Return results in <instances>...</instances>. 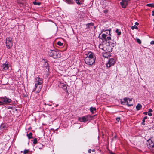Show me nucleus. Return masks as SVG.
I'll list each match as a JSON object with an SVG mask.
<instances>
[{"label": "nucleus", "mask_w": 154, "mask_h": 154, "mask_svg": "<svg viewBox=\"0 0 154 154\" xmlns=\"http://www.w3.org/2000/svg\"><path fill=\"white\" fill-rule=\"evenodd\" d=\"M86 55L87 56L84 60L85 63L88 65H93L96 60L95 54L92 52H89Z\"/></svg>", "instance_id": "f257e3e1"}, {"label": "nucleus", "mask_w": 154, "mask_h": 154, "mask_svg": "<svg viewBox=\"0 0 154 154\" xmlns=\"http://www.w3.org/2000/svg\"><path fill=\"white\" fill-rule=\"evenodd\" d=\"M48 55L54 59L59 58L60 57V54L59 51L54 50H50L48 51Z\"/></svg>", "instance_id": "f03ea898"}, {"label": "nucleus", "mask_w": 154, "mask_h": 154, "mask_svg": "<svg viewBox=\"0 0 154 154\" xmlns=\"http://www.w3.org/2000/svg\"><path fill=\"white\" fill-rule=\"evenodd\" d=\"M6 46L8 49H10L12 47L13 45L12 38L11 37L7 38L6 39Z\"/></svg>", "instance_id": "7ed1b4c3"}, {"label": "nucleus", "mask_w": 154, "mask_h": 154, "mask_svg": "<svg viewBox=\"0 0 154 154\" xmlns=\"http://www.w3.org/2000/svg\"><path fill=\"white\" fill-rule=\"evenodd\" d=\"M1 100L3 102V104L4 103H8L11 102V100L9 98H8L6 96L1 98Z\"/></svg>", "instance_id": "20e7f679"}, {"label": "nucleus", "mask_w": 154, "mask_h": 154, "mask_svg": "<svg viewBox=\"0 0 154 154\" xmlns=\"http://www.w3.org/2000/svg\"><path fill=\"white\" fill-rule=\"evenodd\" d=\"M115 61L113 58H112L109 60L106 64V66L107 68H110L111 66L114 65Z\"/></svg>", "instance_id": "39448f33"}, {"label": "nucleus", "mask_w": 154, "mask_h": 154, "mask_svg": "<svg viewBox=\"0 0 154 154\" xmlns=\"http://www.w3.org/2000/svg\"><path fill=\"white\" fill-rule=\"evenodd\" d=\"M131 0H122V2L120 3V4L122 8H125L128 5V1Z\"/></svg>", "instance_id": "423d86ee"}, {"label": "nucleus", "mask_w": 154, "mask_h": 154, "mask_svg": "<svg viewBox=\"0 0 154 154\" xmlns=\"http://www.w3.org/2000/svg\"><path fill=\"white\" fill-rule=\"evenodd\" d=\"M102 38H100V39L103 40H104L106 41H109L111 39V38L110 37L107 36V35L105 34H103L102 35Z\"/></svg>", "instance_id": "0eeeda50"}, {"label": "nucleus", "mask_w": 154, "mask_h": 154, "mask_svg": "<svg viewBox=\"0 0 154 154\" xmlns=\"http://www.w3.org/2000/svg\"><path fill=\"white\" fill-rule=\"evenodd\" d=\"M35 79L36 82L35 84V85L36 86H37L38 85L42 84L43 83L42 79L40 78L39 77H36Z\"/></svg>", "instance_id": "6e6552de"}, {"label": "nucleus", "mask_w": 154, "mask_h": 154, "mask_svg": "<svg viewBox=\"0 0 154 154\" xmlns=\"http://www.w3.org/2000/svg\"><path fill=\"white\" fill-rule=\"evenodd\" d=\"M60 87L63 89L65 91H67V85L64 83H60L59 85Z\"/></svg>", "instance_id": "1a4fd4ad"}, {"label": "nucleus", "mask_w": 154, "mask_h": 154, "mask_svg": "<svg viewBox=\"0 0 154 154\" xmlns=\"http://www.w3.org/2000/svg\"><path fill=\"white\" fill-rule=\"evenodd\" d=\"M42 87V84L38 85L37 86H35V90H37V92L38 93L40 92Z\"/></svg>", "instance_id": "9d476101"}, {"label": "nucleus", "mask_w": 154, "mask_h": 154, "mask_svg": "<svg viewBox=\"0 0 154 154\" xmlns=\"http://www.w3.org/2000/svg\"><path fill=\"white\" fill-rule=\"evenodd\" d=\"M78 120L80 122H85L87 121L86 119L85 116H84L82 117H79Z\"/></svg>", "instance_id": "9b49d317"}, {"label": "nucleus", "mask_w": 154, "mask_h": 154, "mask_svg": "<svg viewBox=\"0 0 154 154\" xmlns=\"http://www.w3.org/2000/svg\"><path fill=\"white\" fill-rule=\"evenodd\" d=\"M85 116L86 119L87 121H90L93 118V116H91L90 115H86Z\"/></svg>", "instance_id": "f8f14e48"}, {"label": "nucleus", "mask_w": 154, "mask_h": 154, "mask_svg": "<svg viewBox=\"0 0 154 154\" xmlns=\"http://www.w3.org/2000/svg\"><path fill=\"white\" fill-rule=\"evenodd\" d=\"M7 127L5 124H2L0 126V128L2 130L6 129Z\"/></svg>", "instance_id": "ddd939ff"}, {"label": "nucleus", "mask_w": 154, "mask_h": 154, "mask_svg": "<svg viewBox=\"0 0 154 154\" xmlns=\"http://www.w3.org/2000/svg\"><path fill=\"white\" fill-rule=\"evenodd\" d=\"M111 55L110 53L108 52H105L103 54V56L105 58H108L110 57Z\"/></svg>", "instance_id": "4468645a"}, {"label": "nucleus", "mask_w": 154, "mask_h": 154, "mask_svg": "<svg viewBox=\"0 0 154 154\" xmlns=\"http://www.w3.org/2000/svg\"><path fill=\"white\" fill-rule=\"evenodd\" d=\"M3 69L6 70L8 68V64H4L3 65Z\"/></svg>", "instance_id": "2eb2a0df"}, {"label": "nucleus", "mask_w": 154, "mask_h": 154, "mask_svg": "<svg viewBox=\"0 0 154 154\" xmlns=\"http://www.w3.org/2000/svg\"><path fill=\"white\" fill-rule=\"evenodd\" d=\"M142 108V105L140 104H138L136 106V109L137 110H140Z\"/></svg>", "instance_id": "dca6fc26"}, {"label": "nucleus", "mask_w": 154, "mask_h": 154, "mask_svg": "<svg viewBox=\"0 0 154 154\" xmlns=\"http://www.w3.org/2000/svg\"><path fill=\"white\" fill-rule=\"evenodd\" d=\"M94 23H90L87 24H86V26H87V28H90V26H94Z\"/></svg>", "instance_id": "f3484780"}, {"label": "nucleus", "mask_w": 154, "mask_h": 154, "mask_svg": "<svg viewBox=\"0 0 154 154\" xmlns=\"http://www.w3.org/2000/svg\"><path fill=\"white\" fill-rule=\"evenodd\" d=\"M147 141L148 143V147L149 146H150L151 145V144H152L153 143H154V142L152 141L150 139H149L147 140Z\"/></svg>", "instance_id": "a211bd4d"}, {"label": "nucleus", "mask_w": 154, "mask_h": 154, "mask_svg": "<svg viewBox=\"0 0 154 154\" xmlns=\"http://www.w3.org/2000/svg\"><path fill=\"white\" fill-rule=\"evenodd\" d=\"M90 110L91 111V112L92 113H94V111H96V108L95 107H91L90 108Z\"/></svg>", "instance_id": "6ab92c4d"}, {"label": "nucleus", "mask_w": 154, "mask_h": 154, "mask_svg": "<svg viewBox=\"0 0 154 154\" xmlns=\"http://www.w3.org/2000/svg\"><path fill=\"white\" fill-rule=\"evenodd\" d=\"M32 133L31 132H30L29 134H27V136L28 137L29 139H31V138H32L33 137H32Z\"/></svg>", "instance_id": "aec40b11"}, {"label": "nucleus", "mask_w": 154, "mask_h": 154, "mask_svg": "<svg viewBox=\"0 0 154 154\" xmlns=\"http://www.w3.org/2000/svg\"><path fill=\"white\" fill-rule=\"evenodd\" d=\"M67 3L69 4H73L74 2L73 0H66Z\"/></svg>", "instance_id": "412c9836"}, {"label": "nucleus", "mask_w": 154, "mask_h": 154, "mask_svg": "<svg viewBox=\"0 0 154 154\" xmlns=\"http://www.w3.org/2000/svg\"><path fill=\"white\" fill-rule=\"evenodd\" d=\"M146 5L149 7H154V4L153 3L147 4Z\"/></svg>", "instance_id": "4be33fe9"}, {"label": "nucleus", "mask_w": 154, "mask_h": 154, "mask_svg": "<svg viewBox=\"0 0 154 154\" xmlns=\"http://www.w3.org/2000/svg\"><path fill=\"white\" fill-rule=\"evenodd\" d=\"M33 4L35 5H41V2H37L36 1H35L33 2Z\"/></svg>", "instance_id": "5701e85b"}, {"label": "nucleus", "mask_w": 154, "mask_h": 154, "mask_svg": "<svg viewBox=\"0 0 154 154\" xmlns=\"http://www.w3.org/2000/svg\"><path fill=\"white\" fill-rule=\"evenodd\" d=\"M37 143V140L36 138H35L33 139V143L34 145H35Z\"/></svg>", "instance_id": "b1692460"}, {"label": "nucleus", "mask_w": 154, "mask_h": 154, "mask_svg": "<svg viewBox=\"0 0 154 154\" xmlns=\"http://www.w3.org/2000/svg\"><path fill=\"white\" fill-rule=\"evenodd\" d=\"M99 48L102 49V50H104L103 44H100L99 45Z\"/></svg>", "instance_id": "393cba45"}, {"label": "nucleus", "mask_w": 154, "mask_h": 154, "mask_svg": "<svg viewBox=\"0 0 154 154\" xmlns=\"http://www.w3.org/2000/svg\"><path fill=\"white\" fill-rule=\"evenodd\" d=\"M116 32L117 33V35H120L121 34V32L120 31H119V30L118 29H117L116 30Z\"/></svg>", "instance_id": "a878e982"}, {"label": "nucleus", "mask_w": 154, "mask_h": 154, "mask_svg": "<svg viewBox=\"0 0 154 154\" xmlns=\"http://www.w3.org/2000/svg\"><path fill=\"white\" fill-rule=\"evenodd\" d=\"M108 43H109V45H112V46L113 47H114V45H115V43H111V42H109V41L108 42Z\"/></svg>", "instance_id": "bb28decb"}, {"label": "nucleus", "mask_w": 154, "mask_h": 154, "mask_svg": "<svg viewBox=\"0 0 154 154\" xmlns=\"http://www.w3.org/2000/svg\"><path fill=\"white\" fill-rule=\"evenodd\" d=\"M131 28L132 30H134V29H135L137 30L138 29V28L137 26H136L135 25L132 26Z\"/></svg>", "instance_id": "cd10ccee"}, {"label": "nucleus", "mask_w": 154, "mask_h": 154, "mask_svg": "<svg viewBox=\"0 0 154 154\" xmlns=\"http://www.w3.org/2000/svg\"><path fill=\"white\" fill-rule=\"evenodd\" d=\"M57 44L60 46H62L63 45V43H62L60 41H58L57 42Z\"/></svg>", "instance_id": "c85d7f7f"}, {"label": "nucleus", "mask_w": 154, "mask_h": 154, "mask_svg": "<svg viewBox=\"0 0 154 154\" xmlns=\"http://www.w3.org/2000/svg\"><path fill=\"white\" fill-rule=\"evenodd\" d=\"M137 42L139 44H141V41L139 39L137 38H136Z\"/></svg>", "instance_id": "c756f323"}, {"label": "nucleus", "mask_w": 154, "mask_h": 154, "mask_svg": "<svg viewBox=\"0 0 154 154\" xmlns=\"http://www.w3.org/2000/svg\"><path fill=\"white\" fill-rule=\"evenodd\" d=\"M76 2V3L78 5H81V3L79 2V0H75Z\"/></svg>", "instance_id": "7c9ffc66"}, {"label": "nucleus", "mask_w": 154, "mask_h": 154, "mask_svg": "<svg viewBox=\"0 0 154 154\" xmlns=\"http://www.w3.org/2000/svg\"><path fill=\"white\" fill-rule=\"evenodd\" d=\"M29 150H25L23 151V153L24 154L27 153L29 152Z\"/></svg>", "instance_id": "2f4dec72"}, {"label": "nucleus", "mask_w": 154, "mask_h": 154, "mask_svg": "<svg viewBox=\"0 0 154 154\" xmlns=\"http://www.w3.org/2000/svg\"><path fill=\"white\" fill-rule=\"evenodd\" d=\"M145 120L143 119L142 120V122L141 123V124L143 125H145Z\"/></svg>", "instance_id": "473e14b6"}, {"label": "nucleus", "mask_w": 154, "mask_h": 154, "mask_svg": "<svg viewBox=\"0 0 154 154\" xmlns=\"http://www.w3.org/2000/svg\"><path fill=\"white\" fill-rule=\"evenodd\" d=\"M128 100V98L127 97H125L124 99L123 100L125 102H127H127H128L127 101Z\"/></svg>", "instance_id": "72a5a7b5"}, {"label": "nucleus", "mask_w": 154, "mask_h": 154, "mask_svg": "<svg viewBox=\"0 0 154 154\" xmlns=\"http://www.w3.org/2000/svg\"><path fill=\"white\" fill-rule=\"evenodd\" d=\"M127 105H128V106L129 107L131 106H133V104H129L128 103V102H127Z\"/></svg>", "instance_id": "f704fd0d"}, {"label": "nucleus", "mask_w": 154, "mask_h": 154, "mask_svg": "<svg viewBox=\"0 0 154 154\" xmlns=\"http://www.w3.org/2000/svg\"><path fill=\"white\" fill-rule=\"evenodd\" d=\"M120 119V118L119 117H118L116 118V120L118 121L119 122Z\"/></svg>", "instance_id": "c9c22d12"}, {"label": "nucleus", "mask_w": 154, "mask_h": 154, "mask_svg": "<svg viewBox=\"0 0 154 154\" xmlns=\"http://www.w3.org/2000/svg\"><path fill=\"white\" fill-rule=\"evenodd\" d=\"M152 111H153L151 109H149L148 112H151H151H152Z\"/></svg>", "instance_id": "e433bc0d"}, {"label": "nucleus", "mask_w": 154, "mask_h": 154, "mask_svg": "<svg viewBox=\"0 0 154 154\" xmlns=\"http://www.w3.org/2000/svg\"><path fill=\"white\" fill-rule=\"evenodd\" d=\"M150 44L151 45H154V41H152L150 42Z\"/></svg>", "instance_id": "4c0bfd02"}, {"label": "nucleus", "mask_w": 154, "mask_h": 154, "mask_svg": "<svg viewBox=\"0 0 154 154\" xmlns=\"http://www.w3.org/2000/svg\"><path fill=\"white\" fill-rule=\"evenodd\" d=\"M148 115L149 116H151L152 115V114L151 112H148Z\"/></svg>", "instance_id": "58836bf2"}, {"label": "nucleus", "mask_w": 154, "mask_h": 154, "mask_svg": "<svg viewBox=\"0 0 154 154\" xmlns=\"http://www.w3.org/2000/svg\"><path fill=\"white\" fill-rule=\"evenodd\" d=\"M125 102L124 101H121V104H122V105L124 104V103H125Z\"/></svg>", "instance_id": "ea45409f"}, {"label": "nucleus", "mask_w": 154, "mask_h": 154, "mask_svg": "<svg viewBox=\"0 0 154 154\" xmlns=\"http://www.w3.org/2000/svg\"><path fill=\"white\" fill-rule=\"evenodd\" d=\"M104 12L105 13H107L108 12V11L107 10H104Z\"/></svg>", "instance_id": "a19ab883"}, {"label": "nucleus", "mask_w": 154, "mask_h": 154, "mask_svg": "<svg viewBox=\"0 0 154 154\" xmlns=\"http://www.w3.org/2000/svg\"><path fill=\"white\" fill-rule=\"evenodd\" d=\"M152 15L153 16H154V10L152 11Z\"/></svg>", "instance_id": "79ce46f5"}, {"label": "nucleus", "mask_w": 154, "mask_h": 154, "mask_svg": "<svg viewBox=\"0 0 154 154\" xmlns=\"http://www.w3.org/2000/svg\"><path fill=\"white\" fill-rule=\"evenodd\" d=\"M91 149H90L88 150V152L89 153H91Z\"/></svg>", "instance_id": "37998d69"}, {"label": "nucleus", "mask_w": 154, "mask_h": 154, "mask_svg": "<svg viewBox=\"0 0 154 154\" xmlns=\"http://www.w3.org/2000/svg\"><path fill=\"white\" fill-rule=\"evenodd\" d=\"M147 118V116H145L144 117V118H143V119H144L145 120V119H146Z\"/></svg>", "instance_id": "c03bdc74"}, {"label": "nucleus", "mask_w": 154, "mask_h": 154, "mask_svg": "<svg viewBox=\"0 0 154 154\" xmlns=\"http://www.w3.org/2000/svg\"><path fill=\"white\" fill-rule=\"evenodd\" d=\"M138 25H139V23L138 22H135V25L137 26Z\"/></svg>", "instance_id": "a18cd8bd"}, {"label": "nucleus", "mask_w": 154, "mask_h": 154, "mask_svg": "<svg viewBox=\"0 0 154 154\" xmlns=\"http://www.w3.org/2000/svg\"><path fill=\"white\" fill-rule=\"evenodd\" d=\"M3 105V102L2 101H0V105Z\"/></svg>", "instance_id": "49530a36"}, {"label": "nucleus", "mask_w": 154, "mask_h": 154, "mask_svg": "<svg viewBox=\"0 0 154 154\" xmlns=\"http://www.w3.org/2000/svg\"><path fill=\"white\" fill-rule=\"evenodd\" d=\"M128 100L129 101H132V98H131V99L128 98Z\"/></svg>", "instance_id": "de8ad7c7"}, {"label": "nucleus", "mask_w": 154, "mask_h": 154, "mask_svg": "<svg viewBox=\"0 0 154 154\" xmlns=\"http://www.w3.org/2000/svg\"><path fill=\"white\" fill-rule=\"evenodd\" d=\"M143 113L146 115L147 114V112H144Z\"/></svg>", "instance_id": "09e8293b"}, {"label": "nucleus", "mask_w": 154, "mask_h": 154, "mask_svg": "<svg viewBox=\"0 0 154 154\" xmlns=\"http://www.w3.org/2000/svg\"><path fill=\"white\" fill-rule=\"evenodd\" d=\"M93 152H94L95 151V149H93L91 150Z\"/></svg>", "instance_id": "8fccbe9b"}, {"label": "nucleus", "mask_w": 154, "mask_h": 154, "mask_svg": "<svg viewBox=\"0 0 154 154\" xmlns=\"http://www.w3.org/2000/svg\"><path fill=\"white\" fill-rule=\"evenodd\" d=\"M110 154H116L115 153H114L113 152H110Z\"/></svg>", "instance_id": "3c124183"}, {"label": "nucleus", "mask_w": 154, "mask_h": 154, "mask_svg": "<svg viewBox=\"0 0 154 154\" xmlns=\"http://www.w3.org/2000/svg\"><path fill=\"white\" fill-rule=\"evenodd\" d=\"M58 105H56V106H56V107H57V106H58Z\"/></svg>", "instance_id": "603ef678"}, {"label": "nucleus", "mask_w": 154, "mask_h": 154, "mask_svg": "<svg viewBox=\"0 0 154 154\" xmlns=\"http://www.w3.org/2000/svg\"><path fill=\"white\" fill-rule=\"evenodd\" d=\"M35 91V90H33L32 91Z\"/></svg>", "instance_id": "864d4df0"}]
</instances>
